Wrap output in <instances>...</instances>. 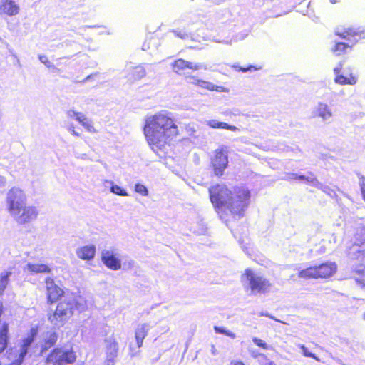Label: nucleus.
I'll return each mask as SVG.
<instances>
[{
  "label": "nucleus",
  "instance_id": "nucleus-9",
  "mask_svg": "<svg viewBox=\"0 0 365 365\" xmlns=\"http://www.w3.org/2000/svg\"><path fill=\"white\" fill-rule=\"evenodd\" d=\"M312 116L319 118L323 123H330L334 117V113L328 104L319 101L312 108Z\"/></svg>",
  "mask_w": 365,
  "mask_h": 365
},
{
  "label": "nucleus",
  "instance_id": "nucleus-57",
  "mask_svg": "<svg viewBox=\"0 0 365 365\" xmlns=\"http://www.w3.org/2000/svg\"><path fill=\"white\" fill-rule=\"evenodd\" d=\"M92 76H93V75H89V76H88L86 78H85L83 79V82H86V81H88L89 79H91V78Z\"/></svg>",
  "mask_w": 365,
  "mask_h": 365
},
{
  "label": "nucleus",
  "instance_id": "nucleus-56",
  "mask_svg": "<svg viewBox=\"0 0 365 365\" xmlns=\"http://www.w3.org/2000/svg\"><path fill=\"white\" fill-rule=\"evenodd\" d=\"M251 67H249V68H240V70L243 71V72H246L247 71L250 70Z\"/></svg>",
  "mask_w": 365,
  "mask_h": 365
},
{
  "label": "nucleus",
  "instance_id": "nucleus-49",
  "mask_svg": "<svg viewBox=\"0 0 365 365\" xmlns=\"http://www.w3.org/2000/svg\"><path fill=\"white\" fill-rule=\"evenodd\" d=\"M251 354L254 358H257L258 356H262L263 357H265L264 355L257 353L255 351H252Z\"/></svg>",
  "mask_w": 365,
  "mask_h": 365
},
{
  "label": "nucleus",
  "instance_id": "nucleus-20",
  "mask_svg": "<svg viewBox=\"0 0 365 365\" xmlns=\"http://www.w3.org/2000/svg\"><path fill=\"white\" fill-rule=\"evenodd\" d=\"M14 267H9L0 272V295H2L14 274Z\"/></svg>",
  "mask_w": 365,
  "mask_h": 365
},
{
  "label": "nucleus",
  "instance_id": "nucleus-44",
  "mask_svg": "<svg viewBox=\"0 0 365 365\" xmlns=\"http://www.w3.org/2000/svg\"><path fill=\"white\" fill-rule=\"evenodd\" d=\"M359 184L361 186V190L362 192V195L364 197V200L365 201V177L363 175H359Z\"/></svg>",
  "mask_w": 365,
  "mask_h": 365
},
{
  "label": "nucleus",
  "instance_id": "nucleus-8",
  "mask_svg": "<svg viewBox=\"0 0 365 365\" xmlns=\"http://www.w3.org/2000/svg\"><path fill=\"white\" fill-rule=\"evenodd\" d=\"M228 165V157L226 148L222 147L215 152L212 159V166L215 175L221 176Z\"/></svg>",
  "mask_w": 365,
  "mask_h": 365
},
{
  "label": "nucleus",
  "instance_id": "nucleus-31",
  "mask_svg": "<svg viewBox=\"0 0 365 365\" xmlns=\"http://www.w3.org/2000/svg\"><path fill=\"white\" fill-rule=\"evenodd\" d=\"M172 68L175 73H179L187 68V61L178 58L172 63Z\"/></svg>",
  "mask_w": 365,
  "mask_h": 365
},
{
  "label": "nucleus",
  "instance_id": "nucleus-14",
  "mask_svg": "<svg viewBox=\"0 0 365 365\" xmlns=\"http://www.w3.org/2000/svg\"><path fill=\"white\" fill-rule=\"evenodd\" d=\"M185 79L188 83L205 88L208 91H216L218 92L228 91V90L223 86H216L211 82L198 79L193 76H186Z\"/></svg>",
  "mask_w": 365,
  "mask_h": 365
},
{
  "label": "nucleus",
  "instance_id": "nucleus-12",
  "mask_svg": "<svg viewBox=\"0 0 365 365\" xmlns=\"http://www.w3.org/2000/svg\"><path fill=\"white\" fill-rule=\"evenodd\" d=\"M185 79L188 83L205 88L208 91H216L218 92L228 91V90L223 86H216L211 82L198 79L193 76H186Z\"/></svg>",
  "mask_w": 365,
  "mask_h": 365
},
{
  "label": "nucleus",
  "instance_id": "nucleus-43",
  "mask_svg": "<svg viewBox=\"0 0 365 365\" xmlns=\"http://www.w3.org/2000/svg\"><path fill=\"white\" fill-rule=\"evenodd\" d=\"M252 341L257 346H258L259 347H262V348L265 349H269V346L264 341H262V339H260L259 338H257V337L252 338Z\"/></svg>",
  "mask_w": 365,
  "mask_h": 365
},
{
  "label": "nucleus",
  "instance_id": "nucleus-53",
  "mask_svg": "<svg viewBox=\"0 0 365 365\" xmlns=\"http://www.w3.org/2000/svg\"><path fill=\"white\" fill-rule=\"evenodd\" d=\"M231 365H245V364L241 361H232Z\"/></svg>",
  "mask_w": 365,
  "mask_h": 365
},
{
  "label": "nucleus",
  "instance_id": "nucleus-3",
  "mask_svg": "<svg viewBox=\"0 0 365 365\" xmlns=\"http://www.w3.org/2000/svg\"><path fill=\"white\" fill-rule=\"evenodd\" d=\"M6 205L10 215L19 225H26L34 221L38 211L35 206L26 205V197L19 187L10 189L6 197Z\"/></svg>",
  "mask_w": 365,
  "mask_h": 365
},
{
  "label": "nucleus",
  "instance_id": "nucleus-50",
  "mask_svg": "<svg viewBox=\"0 0 365 365\" xmlns=\"http://www.w3.org/2000/svg\"><path fill=\"white\" fill-rule=\"evenodd\" d=\"M210 351L212 355L215 356L217 354V351L214 345H212Z\"/></svg>",
  "mask_w": 365,
  "mask_h": 365
},
{
  "label": "nucleus",
  "instance_id": "nucleus-27",
  "mask_svg": "<svg viewBox=\"0 0 365 365\" xmlns=\"http://www.w3.org/2000/svg\"><path fill=\"white\" fill-rule=\"evenodd\" d=\"M298 277L299 278L304 279L318 278L317 266L310 267L307 269L301 270L298 274Z\"/></svg>",
  "mask_w": 365,
  "mask_h": 365
},
{
  "label": "nucleus",
  "instance_id": "nucleus-17",
  "mask_svg": "<svg viewBox=\"0 0 365 365\" xmlns=\"http://www.w3.org/2000/svg\"><path fill=\"white\" fill-rule=\"evenodd\" d=\"M46 284L47 289L48 299L51 303L56 301L60 297L62 296L63 292L55 284L52 278H47L46 279Z\"/></svg>",
  "mask_w": 365,
  "mask_h": 365
},
{
  "label": "nucleus",
  "instance_id": "nucleus-15",
  "mask_svg": "<svg viewBox=\"0 0 365 365\" xmlns=\"http://www.w3.org/2000/svg\"><path fill=\"white\" fill-rule=\"evenodd\" d=\"M118 351V344L114 338L109 337L106 339V361L104 365H114Z\"/></svg>",
  "mask_w": 365,
  "mask_h": 365
},
{
  "label": "nucleus",
  "instance_id": "nucleus-4",
  "mask_svg": "<svg viewBox=\"0 0 365 365\" xmlns=\"http://www.w3.org/2000/svg\"><path fill=\"white\" fill-rule=\"evenodd\" d=\"M242 282L245 289L254 295L264 293L271 286L269 280L250 269L242 275Z\"/></svg>",
  "mask_w": 365,
  "mask_h": 365
},
{
  "label": "nucleus",
  "instance_id": "nucleus-48",
  "mask_svg": "<svg viewBox=\"0 0 365 365\" xmlns=\"http://www.w3.org/2000/svg\"><path fill=\"white\" fill-rule=\"evenodd\" d=\"M6 179L4 176L0 175V187H3L5 186Z\"/></svg>",
  "mask_w": 365,
  "mask_h": 365
},
{
  "label": "nucleus",
  "instance_id": "nucleus-1",
  "mask_svg": "<svg viewBox=\"0 0 365 365\" xmlns=\"http://www.w3.org/2000/svg\"><path fill=\"white\" fill-rule=\"evenodd\" d=\"M143 131L152 150L158 152L178 135V127L173 113L163 110L146 115Z\"/></svg>",
  "mask_w": 365,
  "mask_h": 365
},
{
  "label": "nucleus",
  "instance_id": "nucleus-11",
  "mask_svg": "<svg viewBox=\"0 0 365 365\" xmlns=\"http://www.w3.org/2000/svg\"><path fill=\"white\" fill-rule=\"evenodd\" d=\"M38 334V330L36 328H31L29 336L23 340V343L19 349V353L16 359L14 361L15 365H20L23 361L25 356L28 353L29 348L33 343L35 336Z\"/></svg>",
  "mask_w": 365,
  "mask_h": 365
},
{
  "label": "nucleus",
  "instance_id": "nucleus-38",
  "mask_svg": "<svg viewBox=\"0 0 365 365\" xmlns=\"http://www.w3.org/2000/svg\"><path fill=\"white\" fill-rule=\"evenodd\" d=\"M66 115H67L68 118H71V119H75L76 120H77L78 122L79 121L78 118L81 119V118H83V115L84 114L81 112H77L73 109H71L67 111Z\"/></svg>",
  "mask_w": 365,
  "mask_h": 365
},
{
  "label": "nucleus",
  "instance_id": "nucleus-55",
  "mask_svg": "<svg viewBox=\"0 0 365 365\" xmlns=\"http://www.w3.org/2000/svg\"><path fill=\"white\" fill-rule=\"evenodd\" d=\"M262 365H276L273 361H267L264 364H262Z\"/></svg>",
  "mask_w": 365,
  "mask_h": 365
},
{
  "label": "nucleus",
  "instance_id": "nucleus-13",
  "mask_svg": "<svg viewBox=\"0 0 365 365\" xmlns=\"http://www.w3.org/2000/svg\"><path fill=\"white\" fill-rule=\"evenodd\" d=\"M185 79L188 83L205 88L208 91H216L218 92L228 91V90L223 86H216L211 82L198 79L193 76H186Z\"/></svg>",
  "mask_w": 365,
  "mask_h": 365
},
{
  "label": "nucleus",
  "instance_id": "nucleus-47",
  "mask_svg": "<svg viewBox=\"0 0 365 365\" xmlns=\"http://www.w3.org/2000/svg\"><path fill=\"white\" fill-rule=\"evenodd\" d=\"M134 265H135V261L131 260V259L124 263V266L128 269L133 268L134 267Z\"/></svg>",
  "mask_w": 365,
  "mask_h": 365
},
{
  "label": "nucleus",
  "instance_id": "nucleus-46",
  "mask_svg": "<svg viewBox=\"0 0 365 365\" xmlns=\"http://www.w3.org/2000/svg\"><path fill=\"white\" fill-rule=\"evenodd\" d=\"M172 32L174 33V34L176 36L180 37V38H182V39H185V38H188V36H189L188 34H187L186 32L182 31L173 30Z\"/></svg>",
  "mask_w": 365,
  "mask_h": 365
},
{
  "label": "nucleus",
  "instance_id": "nucleus-54",
  "mask_svg": "<svg viewBox=\"0 0 365 365\" xmlns=\"http://www.w3.org/2000/svg\"><path fill=\"white\" fill-rule=\"evenodd\" d=\"M2 313H3V303L0 300V317L1 316Z\"/></svg>",
  "mask_w": 365,
  "mask_h": 365
},
{
  "label": "nucleus",
  "instance_id": "nucleus-36",
  "mask_svg": "<svg viewBox=\"0 0 365 365\" xmlns=\"http://www.w3.org/2000/svg\"><path fill=\"white\" fill-rule=\"evenodd\" d=\"M193 232L197 233V235H205L207 232V226L205 223L202 221H200L197 226L193 227Z\"/></svg>",
  "mask_w": 365,
  "mask_h": 365
},
{
  "label": "nucleus",
  "instance_id": "nucleus-45",
  "mask_svg": "<svg viewBox=\"0 0 365 365\" xmlns=\"http://www.w3.org/2000/svg\"><path fill=\"white\" fill-rule=\"evenodd\" d=\"M66 128L73 135L76 136V137H79L80 136V133H78V132H76L75 130V127H74V125L73 123H69V124L66 125Z\"/></svg>",
  "mask_w": 365,
  "mask_h": 365
},
{
  "label": "nucleus",
  "instance_id": "nucleus-35",
  "mask_svg": "<svg viewBox=\"0 0 365 365\" xmlns=\"http://www.w3.org/2000/svg\"><path fill=\"white\" fill-rule=\"evenodd\" d=\"M358 276L356 277L355 280L359 285L365 288V267L361 270H358Z\"/></svg>",
  "mask_w": 365,
  "mask_h": 365
},
{
  "label": "nucleus",
  "instance_id": "nucleus-18",
  "mask_svg": "<svg viewBox=\"0 0 365 365\" xmlns=\"http://www.w3.org/2000/svg\"><path fill=\"white\" fill-rule=\"evenodd\" d=\"M318 278H327L333 275L336 271V264L334 262H326L317 266Z\"/></svg>",
  "mask_w": 365,
  "mask_h": 365
},
{
  "label": "nucleus",
  "instance_id": "nucleus-19",
  "mask_svg": "<svg viewBox=\"0 0 365 365\" xmlns=\"http://www.w3.org/2000/svg\"><path fill=\"white\" fill-rule=\"evenodd\" d=\"M96 255V247L93 245H85L76 250V255L81 259L91 260Z\"/></svg>",
  "mask_w": 365,
  "mask_h": 365
},
{
  "label": "nucleus",
  "instance_id": "nucleus-2",
  "mask_svg": "<svg viewBox=\"0 0 365 365\" xmlns=\"http://www.w3.org/2000/svg\"><path fill=\"white\" fill-rule=\"evenodd\" d=\"M210 197L213 205L222 210H228L233 217L244 216L249 205L250 191L243 187L230 191L225 185H217L209 189Z\"/></svg>",
  "mask_w": 365,
  "mask_h": 365
},
{
  "label": "nucleus",
  "instance_id": "nucleus-7",
  "mask_svg": "<svg viewBox=\"0 0 365 365\" xmlns=\"http://www.w3.org/2000/svg\"><path fill=\"white\" fill-rule=\"evenodd\" d=\"M76 360L74 353L68 349H56L47 357L46 362L48 365H67L72 364Z\"/></svg>",
  "mask_w": 365,
  "mask_h": 365
},
{
  "label": "nucleus",
  "instance_id": "nucleus-6",
  "mask_svg": "<svg viewBox=\"0 0 365 365\" xmlns=\"http://www.w3.org/2000/svg\"><path fill=\"white\" fill-rule=\"evenodd\" d=\"M72 300H68L67 296L57 305L53 314L48 317L50 322L56 327L60 328L73 315V307Z\"/></svg>",
  "mask_w": 365,
  "mask_h": 365
},
{
  "label": "nucleus",
  "instance_id": "nucleus-39",
  "mask_svg": "<svg viewBox=\"0 0 365 365\" xmlns=\"http://www.w3.org/2000/svg\"><path fill=\"white\" fill-rule=\"evenodd\" d=\"M135 191L142 195L143 196L148 195V190L147 189V187L145 185L140 183H137L135 185Z\"/></svg>",
  "mask_w": 365,
  "mask_h": 365
},
{
  "label": "nucleus",
  "instance_id": "nucleus-52",
  "mask_svg": "<svg viewBox=\"0 0 365 365\" xmlns=\"http://www.w3.org/2000/svg\"><path fill=\"white\" fill-rule=\"evenodd\" d=\"M341 68V65L339 67H336L334 68V71L336 76L339 75V73L340 72Z\"/></svg>",
  "mask_w": 365,
  "mask_h": 365
},
{
  "label": "nucleus",
  "instance_id": "nucleus-23",
  "mask_svg": "<svg viewBox=\"0 0 365 365\" xmlns=\"http://www.w3.org/2000/svg\"><path fill=\"white\" fill-rule=\"evenodd\" d=\"M150 329V325L148 323L139 324L135 330V339L138 347L143 344V339L147 336Z\"/></svg>",
  "mask_w": 365,
  "mask_h": 365
},
{
  "label": "nucleus",
  "instance_id": "nucleus-51",
  "mask_svg": "<svg viewBox=\"0 0 365 365\" xmlns=\"http://www.w3.org/2000/svg\"><path fill=\"white\" fill-rule=\"evenodd\" d=\"M290 174L291 173H288L284 179L287 180H292V179H297L294 176L290 175Z\"/></svg>",
  "mask_w": 365,
  "mask_h": 365
},
{
  "label": "nucleus",
  "instance_id": "nucleus-24",
  "mask_svg": "<svg viewBox=\"0 0 365 365\" xmlns=\"http://www.w3.org/2000/svg\"><path fill=\"white\" fill-rule=\"evenodd\" d=\"M68 300H72L71 306L73 309H76L78 312H81L86 309L87 302L81 296H67Z\"/></svg>",
  "mask_w": 365,
  "mask_h": 365
},
{
  "label": "nucleus",
  "instance_id": "nucleus-5",
  "mask_svg": "<svg viewBox=\"0 0 365 365\" xmlns=\"http://www.w3.org/2000/svg\"><path fill=\"white\" fill-rule=\"evenodd\" d=\"M335 34L351 43V45L341 42L336 43L334 46L331 48V51L336 56L345 53L347 48H351L352 46L358 42L361 38H365V31H361L356 29L349 28L343 32L336 30Z\"/></svg>",
  "mask_w": 365,
  "mask_h": 365
},
{
  "label": "nucleus",
  "instance_id": "nucleus-40",
  "mask_svg": "<svg viewBox=\"0 0 365 365\" xmlns=\"http://www.w3.org/2000/svg\"><path fill=\"white\" fill-rule=\"evenodd\" d=\"M187 68L197 71L202 68L206 69V67L204 66L202 63H192L187 61Z\"/></svg>",
  "mask_w": 365,
  "mask_h": 365
},
{
  "label": "nucleus",
  "instance_id": "nucleus-33",
  "mask_svg": "<svg viewBox=\"0 0 365 365\" xmlns=\"http://www.w3.org/2000/svg\"><path fill=\"white\" fill-rule=\"evenodd\" d=\"M106 182L111 185L110 191L113 193L120 196H128V192L124 189H123L118 185H114L112 181L107 180L106 181Z\"/></svg>",
  "mask_w": 365,
  "mask_h": 365
},
{
  "label": "nucleus",
  "instance_id": "nucleus-30",
  "mask_svg": "<svg viewBox=\"0 0 365 365\" xmlns=\"http://www.w3.org/2000/svg\"><path fill=\"white\" fill-rule=\"evenodd\" d=\"M79 119L78 123L87 130L88 132L91 133H96V130L93 125V123L91 119H88L85 115H83V118Z\"/></svg>",
  "mask_w": 365,
  "mask_h": 365
},
{
  "label": "nucleus",
  "instance_id": "nucleus-59",
  "mask_svg": "<svg viewBox=\"0 0 365 365\" xmlns=\"http://www.w3.org/2000/svg\"><path fill=\"white\" fill-rule=\"evenodd\" d=\"M331 3L332 4H335V3H337L339 2L340 0H329Z\"/></svg>",
  "mask_w": 365,
  "mask_h": 365
},
{
  "label": "nucleus",
  "instance_id": "nucleus-22",
  "mask_svg": "<svg viewBox=\"0 0 365 365\" xmlns=\"http://www.w3.org/2000/svg\"><path fill=\"white\" fill-rule=\"evenodd\" d=\"M146 75V71L145 68L141 66H137L132 67L128 69V80L131 81H138Z\"/></svg>",
  "mask_w": 365,
  "mask_h": 365
},
{
  "label": "nucleus",
  "instance_id": "nucleus-16",
  "mask_svg": "<svg viewBox=\"0 0 365 365\" xmlns=\"http://www.w3.org/2000/svg\"><path fill=\"white\" fill-rule=\"evenodd\" d=\"M20 11V7L14 0H0V14L9 16L17 15Z\"/></svg>",
  "mask_w": 365,
  "mask_h": 365
},
{
  "label": "nucleus",
  "instance_id": "nucleus-37",
  "mask_svg": "<svg viewBox=\"0 0 365 365\" xmlns=\"http://www.w3.org/2000/svg\"><path fill=\"white\" fill-rule=\"evenodd\" d=\"M298 346L301 349L302 354L306 357H310L315 359L317 361H320V359L313 353L309 351L308 349L303 344H299Z\"/></svg>",
  "mask_w": 365,
  "mask_h": 365
},
{
  "label": "nucleus",
  "instance_id": "nucleus-42",
  "mask_svg": "<svg viewBox=\"0 0 365 365\" xmlns=\"http://www.w3.org/2000/svg\"><path fill=\"white\" fill-rule=\"evenodd\" d=\"M38 58H39L40 61L42 63H43L47 68H52V69L56 68L55 66L50 61H48V58L46 56L39 55Z\"/></svg>",
  "mask_w": 365,
  "mask_h": 365
},
{
  "label": "nucleus",
  "instance_id": "nucleus-41",
  "mask_svg": "<svg viewBox=\"0 0 365 365\" xmlns=\"http://www.w3.org/2000/svg\"><path fill=\"white\" fill-rule=\"evenodd\" d=\"M319 185H320L319 187H316L319 190H322L324 192L327 193L331 197H334L336 195L335 192L334 190H332L329 187L322 185L320 182H319Z\"/></svg>",
  "mask_w": 365,
  "mask_h": 365
},
{
  "label": "nucleus",
  "instance_id": "nucleus-34",
  "mask_svg": "<svg viewBox=\"0 0 365 365\" xmlns=\"http://www.w3.org/2000/svg\"><path fill=\"white\" fill-rule=\"evenodd\" d=\"M214 329L215 332L217 334H225L232 339L236 338V334L235 333L226 329L225 328L215 326Z\"/></svg>",
  "mask_w": 365,
  "mask_h": 365
},
{
  "label": "nucleus",
  "instance_id": "nucleus-28",
  "mask_svg": "<svg viewBox=\"0 0 365 365\" xmlns=\"http://www.w3.org/2000/svg\"><path fill=\"white\" fill-rule=\"evenodd\" d=\"M292 176H294L297 179L299 180H305L310 185H312L313 187H319V182L317 180L316 178H314V175L312 173H309V175H297L295 173L290 174Z\"/></svg>",
  "mask_w": 365,
  "mask_h": 365
},
{
  "label": "nucleus",
  "instance_id": "nucleus-32",
  "mask_svg": "<svg viewBox=\"0 0 365 365\" xmlns=\"http://www.w3.org/2000/svg\"><path fill=\"white\" fill-rule=\"evenodd\" d=\"M58 335L56 332L51 331L48 332L45 336V345L44 349H48L52 346L56 341Z\"/></svg>",
  "mask_w": 365,
  "mask_h": 365
},
{
  "label": "nucleus",
  "instance_id": "nucleus-58",
  "mask_svg": "<svg viewBox=\"0 0 365 365\" xmlns=\"http://www.w3.org/2000/svg\"><path fill=\"white\" fill-rule=\"evenodd\" d=\"M262 315H264V316H266V317H270L272 319H274V320L276 321H279L278 319H274L273 317H271L269 314H268L267 313H264V314H262Z\"/></svg>",
  "mask_w": 365,
  "mask_h": 365
},
{
  "label": "nucleus",
  "instance_id": "nucleus-25",
  "mask_svg": "<svg viewBox=\"0 0 365 365\" xmlns=\"http://www.w3.org/2000/svg\"><path fill=\"white\" fill-rule=\"evenodd\" d=\"M205 124L212 128L227 129L234 132L239 130V128L235 125H231L224 122H220L215 119L207 120Z\"/></svg>",
  "mask_w": 365,
  "mask_h": 365
},
{
  "label": "nucleus",
  "instance_id": "nucleus-10",
  "mask_svg": "<svg viewBox=\"0 0 365 365\" xmlns=\"http://www.w3.org/2000/svg\"><path fill=\"white\" fill-rule=\"evenodd\" d=\"M103 263L109 269L117 271L121 268L120 254L115 250H103L101 253Z\"/></svg>",
  "mask_w": 365,
  "mask_h": 365
},
{
  "label": "nucleus",
  "instance_id": "nucleus-21",
  "mask_svg": "<svg viewBox=\"0 0 365 365\" xmlns=\"http://www.w3.org/2000/svg\"><path fill=\"white\" fill-rule=\"evenodd\" d=\"M24 271L25 272H29L32 274L39 273H48L51 269L47 264H36L29 262L24 267Z\"/></svg>",
  "mask_w": 365,
  "mask_h": 365
},
{
  "label": "nucleus",
  "instance_id": "nucleus-29",
  "mask_svg": "<svg viewBox=\"0 0 365 365\" xmlns=\"http://www.w3.org/2000/svg\"><path fill=\"white\" fill-rule=\"evenodd\" d=\"M335 82L336 83L344 85V84H349V85H354L357 82V78L354 76L350 75L349 77H346L343 75H338L335 78Z\"/></svg>",
  "mask_w": 365,
  "mask_h": 365
},
{
  "label": "nucleus",
  "instance_id": "nucleus-26",
  "mask_svg": "<svg viewBox=\"0 0 365 365\" xmlns=\"http://www.w3.org/2000/svg\"><path fill=\"white\" fill-rule=\"evenodd\" d=\"M8 324L4 323L0 329V354L2 353L7 346Z\"/></svg>",
  "mask_w": 365,
  "mask_h": 365
}]
</instances>
